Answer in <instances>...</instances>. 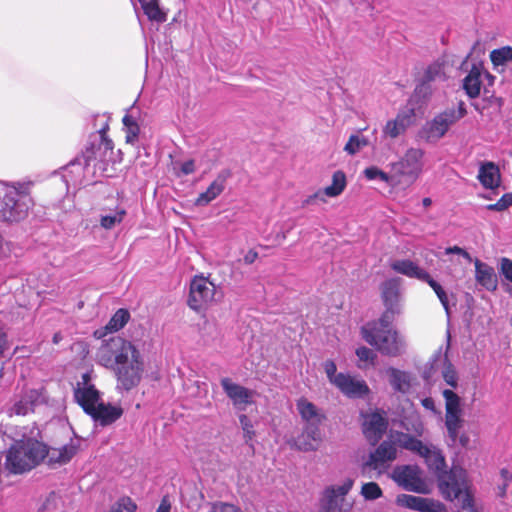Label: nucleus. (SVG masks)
Listing matches in <instances>:
<instances>
[{
    "instance_id": "1",
    "label": "nucleus",
    "mask_w": 512,
    "mask_h": 512,
    "mask_svg": "<svg viewBox=\"0 0 512 512\" xmlns=\"http://www.w3.org/2000/svg\"><path fill=\"white\" fill-rule=\"evenodd\" d=\"M401 279L398 277L385 280L381 284V297L385 311L378 321L366 323L362 329L363 339L382 354L397 356L403 348V341L392 329L395 317L401 313Z\"/></svg>"
},
{
    "instance_id": "2",
    "label": "nucleus",
    "mask_w": 512,
    "mask_h": 512,
    "mask_svg": "<svg viewBox=\"0 0 512 512\" xmlns=\"http://www.w3.org/2000/svg\"><path fill=\"white\" fill-rule=\"evenodd\" d=\"M98 363L113 370L117 389L128 392L137 387L145 370L140 350L131 341L115 336L104 341L97 352Z\"/></svg>"
},
{
    "instance_id": "3",
    "label": "nucleus",
    "mask_w": 512,
    "mask_h": 512,
    "mask_svg": "<svg viewBox=\"0 0 512 512\" xmlns=\"http://www.w3.org/2000/svg\"><path fill=\"white\" fill-rule=\"evenodd\" d=\"M31 181L3 182L0 181V218L6 222L24 220L33 200L30 196Z\"/></svg>"
},
{
    "instance_id": "4",
    "label": "nucleus",
    "mask_w": 512,
    "mask_h": 512,
    "mask_svg": "<svg viewBox=\"0 0 512 512\" xmlns=\"http://www.w3.org/2000/svg\"><path fill=\"white\" fill-rule=\"evenodd\" d=\"M108 129V122H105L96 134L90 136L88 146L82 154L72 160L68 166H78L84 173L93 175L97 171L103 172L106 164L112 159L114 149L113 141L107 137Z\"/></svg>"
},
{
    "instance_id": "5",
    "label": "nucleus",
    "mask_w": 512,
    "mask_h": 512,
    "mask_svg": "<svg viewBox=\"0 0 512 512\" xmlns=\"http://www.w3.org/2000/svg\"><path fill=\"white\" fill-rule=\"evenodd\" d=\"M438 488L444 499L457 501L463 509L473 507V497L469 492L467 473L459 467L453 466L437 477Z\"/></svg>"
},
{
    "instance_id": "6",
    "label": "nucleus",
    "mask_w": 512,
    "mask_h": 512,
    "mask_svg": "<svg viewBox=\"0 0 512 512\" xmlns=\"http://www.w3.org/2000/svg\"><path fill=\"white\" fill-rule=\"evenodd\" d=\"M397 442L400 447L417 453L422 457L428 469L437 477L447 469L445 457L441 450L432 444H424L421 440L407 433H399Z\"/></svg>"
},
{
    "instance_id": "7",
    "label": "nucleus",
    "mask_w": 512,
    "mask_h": 512,
    "mask_svg": "<svg viewBox=\"0 0 512 512\" xmlns=\"http://www.w3.org/2000/svg\"><path fill=\"white\" fill-rule=\"evenodd\" d=\"M424 155V150L411 147L398 161L391 162L389 168L395 183H398L402 177L411 181L418 179L424 168Z\"/></svg>"
},
{
    "instance_id": "8",
    "label": "nucleus",
    "mask_w": 512,
    "mask_h": 512,
    "mask_svg": "<svg viewBox=\"0 0 512 512\" xmlns=\"http://www.w3.org/2000/svg\"><path fill=\"white\" fill-rule=\"evenodd\" d=\"M445 399V426L448 437L451 442L455 443L458 437V431L463 426L462 409L460 406V397L452 390L445 389L443 391Z\"/></svg>"
},
{
    "instance_id": "9",
    "label": "nucleus",
    "mask_w": 512,
    "mask_h": 512,
    "mask_svg": "<svg viewBox=\"0 0 512 512\" xmlns=\"http://www.w3.org/2000/svg\"><path fill=\"white\" fill-rule=\"evenodd\" d=\"M215 285L204 276H195L190 283L188 306L194 311H200L214 300Z\"/></svg>"
},
{
    "instance_id": "10",
    "label": "nucleus",
    "mask_w": 512,
    "mask_h": 512,
    "mask_svg": "<svg viewBox=\"0 0 512 512\" xmlns=\"http://www.w3.org/2000/svg\"><path fill=\"white\" fill-rule=\"evenodd\" d=\"M454 124L456 123L453 120V116H450L447 111L444 110L436 114L421 127L418 132V137L427 143H437Z\"/></svg>"
},
{
    "instance_id": "11",
    "label": "nucleus",
    "mask_w": 512,
    "mask_h": 512,
    "mask_svg": "<svg viewBox=\"0 0 512 512\" xmlns=\"http://www.w3.org/2000/svg\"><path fill=\"white\" fill-rule=\"evenodd\" d=\"M391 477L406 491L415 493L426 492V483L421 478V471L416 465L396 466L392 471Z\"/></svg>"
},
{
    "instance_id": "12",
    "label": "nucleus",
    "mask_w": 512,
    "mask_h": 512,
    "mask_svg": "<svg viewBox=\"0 0 512 512\" xmlns=\"http://www.w3.org/2000/svg\"><path fill=\"white\" fill-rule=\"evenodd\" d=\"M221 386L226 396L231 400L235 409L246 410L248 405L254 403L255 391L233 382L230 378L221 379Z\"/></svg>"
},
{
    "instance_id": "13",
    "label": "nucleus",
    "mask_w": 512,
    "mask_h": 512,
    "mask_svg": "<svg viewBox=\"0 0 512 512\" xmlns=\"http://www.w3.org/2000/svg\"><path fill=\"white\" fill-rule=\"evenodd\" d=\"M397 432L394 436V441L385 440L383 441L373 452L370 453L368 460L364 466H368L374 470L384 468L389 462L394 461L397 458Z\"/></svg>"
},
{
    "instance_id": "14",
    "label": "nucleus",
    "mask_w": 512,
    "mask_h": 512,
    "mask_svg": "<svg viewBox=\"0 0 512 512\" xmlns=\"http://www.w3.org/2000/svg\"><path fill=\"white\" fill-rule=\"evenodd\" d=\"M415 118V108L407 106L401 109L394 119L386 122L383 127L384 136L392 139L399 137L414 124Z\"/></svg>"
},
{
    "instance_id": "15",
    "label": "nucleus",
    "mask_w": 512,
    "mask_h": 512,
    "mask_svg": "<svg viewBox=\"0 0 512 512\" xmlns=\"http://www.w3.org/2000/svg\"><path fill=\"white\" fill-rule=\"evenodd\" d=\"M397 505L418 512H445V506L438 500L409 494H400L396 498Z\"/></svg>"
},
{
    "instance_id": "16",
    "label": "nucleus",
    "mask_w": 512,
    "mask_h": 512,
    "mask_svg": "<svg viewBox=\"0 0 512 512\" xmlns=\"http://www.w3.org/2000/svg\"><path fill=\"white\" fill-rule=\"evenodd\" d=\"M334 386H336L343 395L352 399L364 398L370 392L364 380L342 372L338 373Z\"/></svg>"
},
{
    "instance_id": "17",
    "label": "nucleus",
    "mask_w": 512,
    "mask_h": 512,
    "mask_svg": "<svg viewBox=\"0 0 512 512\" xmlns=\"http://www.w3.org/2000/svg\"><path fill=\"white\" fill-rule=\"evenodd\" d=\"M80 447L79 439H71L69 443L59 448H47L45 450V461L51 467L61 466L68 463L77 453Z\"/></svg>"
},
{
    "instance_id": "18",
    "label": "nucleus",
    "mask_w": 512,
    "mask_h": 512,
    "mask_svg": "<svg viewBox=\"0 0 512 512\" xmlns=\"http://www.w3.org/2000/svg\"><path fill=\"white\" fill-rule=\"evenodd\" d=\"M6 466L12 473L18 474L33 468L23 443L13 445L6 455Z\"/></svg>"
},
{
    "instance_id": "19",
    "label": "nucleus",
    "mask_w": 512,
    "mask_h": 512,
    "mask_svg": "<svg viewBox=\"0 0 512 512\" xmlns=\"http://www.w3.org/2000/svg\"><path fill=\"white\" fill-rule=\"evenodd\" d=\"M346 187V175L344 172L338 170L333 173L332 184L327 186L323 191L308 196L303 201V206L316 204L317 201L325 202L324 196L336 197L340 195Z\"/></svg>"
},
{
    "instance_id": "20",
    "label": "nucleus",
    "mask_w": 512,
    "mask_h": 512,
    "mask_svg": "<svg viewBox=\"0 0 512 512\" xmlns=\"http://www.w3.org/2000/svg\"><path fill=\"white\" fill-rule=\"evenodd\" d=\"M387 427L386 418L382 414L374 412L365 417L362 429L367 440L375 445L382 438Z\"/></svg>"
},
{
    "instance_id": "21",
    "label": "nucleus",
    "mask_w": 512,
    "mask_h": 512,
    "mask_svg": "<svg viewBox=\"0 0 512 512\" xmlns=\"http://www.w3.org/2000/svg\"><path fill=\"white\" fill-rule=\"evenodd\" d=\"M97 425L102 427L115 423L123 415V409L110 403L100 402L89 413Z\"/></svg>"
},
{
    "instance_id": "22",
    "label": "nucleus",
    "mask_w": 512,
    "mask_h": 512,
    "mask_svg": "<svg viewBox=\"0 0 512 512\" xmlns=\"http://www.w3.org/2000/svg\"><path fill=\"white\" fill-rule=\"evenodd\" d=\"M231 173L229 170L221 171L215 180L208 186L206 191L199 194L195 200L197 206H206L214 199H216L225 189L227 179Z\"/></svg>"
},
{
    "instance_id": "23",
    "label": "nucleus",
    "mask_w": 512,
    "mask_h": 512,
    "mask_svg": "<svg viewBox=\"0 0 512 512\" xmlns=\"http://www.w3.org/2000/svg\"><path fill=\"white\" fill-rule=\"evenodd\" d=\"M44 401L41 389H30L26 391L18 401L14 403L11 411L16 415H27L34 411L35 406Z\"/></svg>"
},
{
    "instance_id": "24",
    "label": "nucleus",
    "mask_w": 512,
    "mask_h": 512,
    "mask_svg": "<svg viewBox=\"0 0 512 512\" xmlns=\"http://www.w3.org/2000/svg\"><path fill=\"white\" fill-rule=\"evenodd\" d=\"M320 424L317 422L306 423L303 433L295 441L299 450L314 451L317 449L318 443L321 441Z\"/></svg>"
},
{
    "instance_id": "25",
    "label": "nucleus",
    "mask_w": 512,
    "mask_h": 512,
    "mask_svg": "<svg viewBox=\"0 0 512 512\" xmlns=\"http://www.w3.org/2000/svg\"><path fill=\"white\" fill-rule=\"evenodd\" d=\"M390 267L394 272L408 278H414L420 281L429 278V273L410 259L394 260L391 262Z\"/></svg>"
},
{
    "instance_id": "26",
    "label": "nucleus",
    "mask_w": 512,
    "mask_h": 512,
    "mask_svg": "<svg viewBox=\"0 0 512 512\" xmlns=\"http://www.w3.org/2000/svg\"><path fill=\"white\" fill-rule=\"evenodd\" d=\"M477 179L485 189L494 190L498 188L501 183L499 167L491 161L481 163Z\"/></svg>"
},
{
    "instance_id": "27",
    "label": "nucleus",
    "mask_w": 512,
    "mask_h": 512,
    "mask_svg": "<svg viewBox=\"0 0 512 512\" xmlns=\"http://www.w3.org/2000/svg\"><path fill=\"white\" fill-rule=\"evenodd\" d=\"M74 398L88 415L100 403V392L95 386L81 387L80 384H77V387L74 388Z\"/></svg>"
},
{
    "instance_id": "28",
    "label": "nucleus",
    "mask_w": 512,
    "mask_h": 512,
    "mask_svg": "<svg viewBox=\"0 0 512 512\" xmlns=\"http://www.w3.org/2000/svg\"><path fill=\"white\" fill-rule=\"evenodd\" d=\"M475 279L488 291L497 289L498 281L494 268L479 259L475 260Z\"/></svg>"
},
{
    "instance_id": "29",
    "label": "nucleus",
    "mask_w": 512,
    "mask_h": 512,
    "mask_svg": "<svg viewBox=\"0 0 512 512\" xmlns=\"http://www.w3.org/2000/svg\"><path fill=\"white\" fill-rule=\"evenodd\" d=\"M483 67L473 64L468 74L462 81V88L466 95L471 98H477L481 92Z\"/></svg>"
},
{
    "instance_id": "30",
    "label": "nucleus",
    "mask_w": 512,
    "mask_h": 512,
    "mask_svg": "<svg viewBox=\"0 0 512 512\" xmlns=\"http://www.w3.org/2000/svg\"><path fill=\"white\" fill-rule=\"evenodd\" d=\"M387 375L394 391L402 394L409 392L412 386V375L409 372L390 367L387 369Z\"/></svg>"
},
{
    "instance_id": "31",
    "label": "nucleus",
    "mask_w": 512,
    "mask_h": 512,
    "mask_svg": "<svg viewBox=\"0 0 512 512\" xmlns=\"http://www.w3.org/2000/svg\"><path fill=\"white\" fill-rule=\"evenodd\" d=\"M297 409L302 419L307 423L317 422L321 423L324 419V415L319 413L317 407L306 399H300L297 402Z\"/></svg>"
},
{
    "instance_id": "32",
    "label": "nucleus",
    "mask_w": 512,
    "mask_h": 512,
    "mask_svg": "<svg viewBox=\"0 0 512 512\" xmlns=\"http://www.w3.org/2000/svg\"><path fill=\"white\" fill-rule=\"evenodd\" d=\"M24 447L27 451L29 460L33 462V468L38 465L41 461L45 460L46 445L38 441H27L23 442Z\"/></svg>"
},
{
    "instance_id": "33",
    "label": "nucleus",
    "mask_w": 512,
    "mask_h": 512,
    "mask_svg": "<svg viewBox=\"0 0 512 512\" xmlns=\"http://www.w3.org/2000/svg\"><path fill=\"white\" fill-rule=\"evenodd\" d=\"M445 78L443 65L439 62H434L424 70V73L422 77L420 78L421 81L432 84L434 86V83L437 81H443Z\"/></svg>"
},
{
    "instance_id": "34",
    "label": "nucleus",
    "mask_w": 512,
    "mask_h": 512,
    "mask_svg": "<svg viewBox=\"0 0 512 512\" xmlns=\"http://www.w3.org/2000/svg\"><path fill=\"white\" fill-rule=\"evenodd\" d=\"M138 2L150 20L157 22H164L166 20L165 14L159 8L158 0H138Z\"/></svg>"
},
{
    "instance_id": "35",
    "label": "nucleus",
    "mask_w": 512,
    "mask_h": 512,
    "mask_svg": "<svg viewBox=\"0 0 512 512\" xmlns=\"http://www.w3.org/2000/svg\"><path fill=\"white\" fill-rule=\"evenodd\" d=\"M130 319V314L126 309H118L114 315L111 317L107 325L105 326L106 330L109 332H116L122 329Z\"/></svg>"
},
{
    "instance_id": "36",
    "label": "nucleus",
    "mask_w": 512,
    "mask_h": 512,
    "mask_svg": "<svg viewBox=\"0 0 512 512\" xmlns=\"http://www.w3.org/2000/svg\"><path fill=\"white\" fill-rule=\"evenodd\" d=\"M354 480L347 478L341 485H332L327 487L324 492L328 497H334L336 500L343 499L352 489Z\"/></svg>"
},
{
    "instance_id": "37",
    "label": "nucleus",
    "mask_w": 512,
    "mask_h": 512,
    "mask_svg": "<svg viewBox=\"0 0 512 512\" xmlns=\"http://www.w3.org/2000/svg\"><path fill=\"white\" fill-rule=\"evenodd\" d=\"M490 59L494 66H501L512 62V47L505 46L494 49L490 53Z\"/></svg>"
},
{
    "instance_id": "38",
    "label": "nucleus",
    "mask_w": 512,
    "mask_h": 512,
    "mask_svg": "<svg viewBox=\"0 0 512 512\" xmlns=\"http://www.w3.org/2000/svg\"><path fill=\"white\" fill-rule=\"evenodd\" d=\"M363 174L367 180L379 179L380 181L387 183V184L395 183L394 176L391 171H390V173H386L376 166L367 167L363 171Z\"/></svg>"
},
{
    "instance_id": "39",
    "label": "nucleus",
    "mask_w": 512,
    "mask_h": 512,
    "mask_svg": "<svg viewBox=\"0 0 512 512\" xmlns=\"http://www.w3.org/2000/svg\"><path fill=\"white\" fill-rule=\"evenodd\" d=\"M434 86L432 84H427L421 80L416 85L414 93L412 95V100H416L419 103H425L431 97Z\"/></svg>"
},
{
    "instance_id": "40",
    "label": "nucleus",
    "mask_w": 512,
    "mask_h": 512,
    "mask_svg": "<svg viewBox=\"0 0 512 512\" xmlns=\"http://www.w3.org/2000/svg\"><path fill=\"white\" fill-rule=\"evenodd\" d=\"M196 170L195 160L188 159L186 161H174L173 162V171L177 177L188 176L194 173Z\"/></svg>"
},
{
    "instance_id": "41",
    "label": "nucleus",
    "mask_w": 512,
    "mask_h": 512,
    "mask_svg": "<svg viewBox=\"0 0 512 512\" xmlns=\"http://www.w3.org/2000/svg\"><path fill=\"white\" fill-rule=\"evenodd\" d=\"M369 144V141L364 136L359 135H351L348 142L346 143L344 150L350 154H356L360 149L366 147Z\"/></svg>"
},
{
    "instance_id": "42",
    "label": "nucleus",
    "mask_w": 512,
    "mask_h": 512,
    "mask_svg": "<svg viewBox=\"0 0 512 512\" xmlns=\"http://www.w3.org/2000/svg\"><path fill=\"white\" fill-rule=\"evenodd\" d=\"M423 282L427 283L434 290L442 306L444 307L446 313L449 315L448 296L443 287L437 281H435L430 275L429 278L425 279Z\"/></svg>"
},
{
    "instance_id": "43",
    "label": "nucleus",
    "mask_w": 512,
    "mask_h": 512,
    "mask_svg": "<svg viewBox=\"0 0 512 512\" xmlns=\"http://www.w3.org/2000/svg\"><path fill=\"white\" fill-rule=\"evenodd\" d=\"M383 492L376 482L364 483L361 488V495L367 501H372L380 498Z\"/></svg>"
},
{
    "instance_id": "44",
    "label": "nucleus",
    "mask_w": 512,
    "mask_h": 512,
    "mask_svg": "<svg viewBox=\"0 0 512 512\" xmlns=\"http://www.w3.org/2000/svg\"><path fill=\"white\" fill-rule=\"evenodd\" d=\"M60 503V497L55 492H51L38 508V512H53L58 508Z\"/></svg>"
},
{
    "instance_id": "45",
    "label": "nucleus",
    "mask_w": 512,
    "mask_h": 512,
    "mask_svg": "<svg viewBox=\"0 0 512 512\" xmlns=\"http://www.w3.org/2000/svg\"><path fill=\"white\" fill-rule=\"evenodd\" d=\"M136 504L129 497H122L114 503L109 512H134Z\"/></svg>"
},
{
    "instance_id": "46",
    "label": "nucleus",
    "mask_w": 512,
    "mask_h": 512,
    "mask_svg": "<svg viewBox=\"0 0 512 512\" xmlns=\"http://www.w3.org/2000/svg\"><path fill=\"white\" fill-rule=\"evenodd\" d=\"M239 422L243 430L244 438L246 443L252 441L255 436L254 426L250 418L245 414L239 415Z\"/></svg>"
},
{
    "instance_id": "47",
    "label": "nucleus",
    "mask_w": 512,
    "mask_h": 512,
    "mask_svg": "<svg viewBox=\"0 0 512 512\" xmlns=\"http://www.w3.org/2000/svg\"><path fill=\"white\" fill-rule=\"evenodd\" d=\"M499 273L509 283H512V260L502 257L499 262Z\"/></svg>"
},
{
    "instance_id": "48",
    "label": "nucleus",
    "mask_w": 512,
    "mask_h": 512,
    "mask_svg": "<svg viewBox=\"0 0 512 512\" xmlns=\"http://www.w3.org/2000/svg\"><path fill=\"white\" fill-rule=\"evenodd\" d=\"M125 212L120 211L114 215H105L101 217V226L105 229L113 228L117 223H120L123 219Z\"/></svg>"
},
{
    "instance_id": "49",
    "label": "nucleus",
    "mask_w": 512,
    "mask_h": 512,
    "mask_svg": "<svg viewBox=\"0 0 512 512\" xmlns=\"http://www.w3.org/2000/svg\"><path fill=\"white\" fill-rule=\"evenodd\" d=\"M443 378L445 382L451 387L455 388L457 386L458 376L457 372L452 366V364H448L444 367L442 371Z\"/></svg>"
},
{
    "instance_id": "50",
    "label": "nucleus",
    "mask_w": 512,
    "mask_h": 512,
    "mask_svg": "<svg viewBox=\"0 0 512 512\" xmlns=\"http://www.w3.org/2000/svg\"><path fill=\"white\" fill-rule=\"evenodd\" d=\"M320 512H338V500L323 494Z\"/></svg>"
},
{
    "instance_id": "51",
    "label": "nucleus",
    "mask_w": 512,
    "mask_h": 512,
    "mask_svg": "<svg viewBox=\"0 0 512 512\" xmlns=\"http://www.w3.org/2000/svg\"><path fill=\"white\" fill-rule=\"evenodd\" d=\"M445 110L450 116H453L455 123L464 118L467 114L466 105L463 101L458 102L457 108H447Z\"/></svg>"
},
{
    "instance_id": "52",
    "label": "nucleus",
    "mask_w": 512,
    "mask_h": 512,
    "mask_svg": "<svg viewBox=\"0 0 512 512\" xmlns=\"http://www.w3.org/2000/svg\"><path fill=\"white\" fill-rule=\"evenodd\" d=\"M324 371L327 375L328 380L333 385L336 384V379L338 377L337 366L333 360H326L323 364Z\"/></svg>"
},
{
    "instance_id": "53",
    "label": "nucleus",
    "mask_w": 512,
    "mask_h": 512,
    "mask_svg": "<svg viewBox=\"0 0 512 512\" xmlns=\"http://www.w3.org/2000/svg\"><path fill=\"white\" fill-rule=\"evenodd\" d=\"M210 512H242V510L233 504L218 502L213 504Z\"/></svg>"
},
{
    "instance_id": "54",
    "label": "nucleus",
    "mask_w": 512,
    "mask_h": 512,
    "mask_svg": "<svg viewBox=\"0 0 512 512\" xmlns=\"http://www.w3.org/2000/svg\"><path fill=\"white\" fill-rule=\"evenodd\" d=\"M356 355L359 358V360L364 361V362H368V361L373 362L374 358L376 357L374 352L365 346L357 348Z\"/></svg>"
},
{
    "instance_id": "55",
    "label": "nucleus",
    "mask_w": 512,
    "mask_h": 512,
    "mask_svg": "<svg viewBox=\"0 0 512 512\" xmlns=\"http://www.w3.org/2000/svg\"><path fill=\"white\" fill-rule=\"evenodd\" d=\"M12 252V244L0 235V259L7 258Z\"/></svg>"
},
{
    "instance_id": "56",
    "label": "nucleus",
    "mask_w": 512,
    "mask_h": 512,
    "mask_svg": "<svg viewBox=\"0 0 512 512\" xmlns=\"http://www.w3.org/2000/svg\"><path fill=\"white\" fill-rule=\"evenodd\" d=\"M126 129V142L133 144L139 135V126L138 125H132L130 128Z\"/></svg>"
},
{
    "instance_id": "57",
    "label": "nucleus",
    "mask_w": 512,
    "mask_h": 512,
    "mask_svg": "<svg viewBox=\"0 0 512 512\" xmlns=\"http://www.w3.org/2000/svg\"><path fill=\"white\" fill-rule=\"evenodd\" d=\"M497 203L503 211L507 210L512 206V193H505Z\"/></svg>"
},
{
    "instance_id": "58",
    "label": "nucleus",
    "mask_w": 512,
    "mask_h": 512,
    "mask_svg": "<svg viewBox=\"0 0 512 512\" xmlns=\"http://www.w3.org/2000/svg\"><path fill=\"white\" fill-rule=\"evenodd\" d=\"M445 252L446 254H458L463 256L467 260H471L470 254L466 250L458 246L448 247Z\"/></svg>"
},
{
    "instance_id": "59",
    "label": "nucleus",
    "mask_w": 512,
    "mask_h": 512,
    "mask_svg": "<svg viewBox=\"0 0 512 512\" xmlns=\"http://www.w3.org/2000/svg\"><path fill=\"white\" fill-rule=\"evenodd\" d=\"M6 349H8L7 333L0 328V357L3 355Z\"/></svg>"
},
{
    "instance_id": "60",
    "label": "nucleus",
    "mask_w": 512,
    "mask_h": 512,
    "mask_svg": "<svg viewBox=\"0 0 512 512\" xmlns=\"http://www.w3.org/2000/svg\"><path fill=\"white\" fill-rule=\"evenodd\" d=\"M258 258V253L251 249L249 250L243 257V261L245 264H253Z\"/></svg>"
},
{
    "instance_id": "61",
    "label": "nucleus",
    "mask_w": 512,
    "mask_h": 512,
    "mask_svg": "<svg viewBox=\"0 0 512 512\" xmlns=\"http://www.w3.org/2000/svg\"><path fill=\"white\" fill-rule=\"evenodd\" d=\"M456 443H458L462 448H466L470 443V438L466 433L461 435L458 433L457 440L455 443L452 442V445H455Z\"/></svg>"
},
{
    "instance_id": "62",
    "label": "nucleus",
    "mask_w": 512,
    "mask_h": 512,
    "mask_svg": "<svg viewBox=\"0 0 512 512\" xmlns=\"http://www.w3.org/2000/svg\"><path fill=\"white\" fill-rule=\"evenodd\" d=\"M421 403L425 409L430 410L433 413H436V406H435V402H434L433 398L426 397V398L422 399Z\"/></svg>"
},
{
    "instance_id": "63",
    "label": "nucleus",
    "mask_w": 512,
    "mask_h": 512,
    "mask_svg": "<svg viewBox=\"0 0 512 512\" xmlns=\"http://www.w3.org/2000/svg\"><path fill=\"white\" fill-rule=\"evenodd\" d=\"M171 509V503L168 497H163L156 512H169Z\"/></svg>"
},
{
    "instance_id": "64",
    "label": "nucleus",
    "mask_w": 512,
    "mask_h": 512,
    "mask_svg": "<svg viewBox=\"0 0 512 512\" xmlns=\"http://www.w3.org/2000/svg\"><path fill=\"white\" fill-rule=\"evenodd\" d=\"M353 504L349 502H345L344 498L338 500V512H350L352 510Z\"/></svg>"
}]
</instances>
